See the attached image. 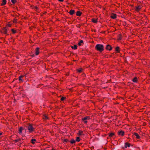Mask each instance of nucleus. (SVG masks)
<instances>
[{
  "instance_id": "nucleus-30",
  "label": "nucleus",
  "mask_w": 150,
  "mask_h": 150,
  "mask_svg": "<svg viewBox=\"0 0 150 150\" xmlns=\"http://www.w3.org/2000/svg\"><path fill=\"white\" fill-rule=\"evenodd\" d=\"M21 140L20 139H16V140H15L14 141V142H18L19 141V140Z\"/></svg>"
},
{
  "instance_id": "nucleus-29",
  "label": "nucleus",
  "mask_w": 150,
  "mask_h": 150,
  "mask_svg": "<svg viewBox=\"0 0 150 150\" xmlns=\"http://www.w3.org/2000/svg\"><path fill=\"white\" fill-rule=\"evenodd\" d=\"M77 71L78 72L80 73L82 71V69H78Z\"/></svg>"
},
{
  "instance_id": "nucleus-3",
  "label": "nucleus",
  "mask_w": 150,
  "mask_h": 150,
  "mask_svg": "<svg viewBox=\"0 0 150 150\" xmlns=\"http://www.w3.org/2000/svg\"><path fill=\"white\" fill-rule=\"evenodd\" d=\"M105 49L109 51L111 50L112 49V47L109 45H106Z\"/></svg>"
},
{
  "instance_id": "nucleus-31",
  "label": "nucleus",
  "mask_w": 150,
  "mask_h": 150,
  "mask_svg": "<svg viewBox=\"0 0 150 150\" xmlns=\"http://www.w3.org/2000/svg\"><path fill=\"white\" fill-rule=\"evenodd\" d=\"M64 141L65 142H69V141L67 139H64Z\"/></svg>"
},
{
  "instance_id": "nucleus-19",
  "label": "nucleus",
  "mask_w": 150,
  "mask_h": 150,
  "mask_svg": "<svg viewBox=\"0 0 150 150\" xmlns=\"http://www.w3.org/2000/svg\"><path fill=\"white\" fill-rule=\"evenodd\" d=\"M119 47H117L115 48V51L117 52H119Z\"/></svg>"
},
{
  "instance_id": "nucleus-26",
  "label": "nucleus",
  "mask_w": 150,
  "mask_h": 150,
  "mask_svg": "<svg viewBox=\"0 0 150 150\" xmlns=\"http://www.w3.org/2000/svg\"><path fill=\"white\" fill-rule=\"evenodd\" d=\"M80 138L79 137H76V141H77L78 142H79L80 141Z\"/></svg>"
},
{
  "instance_id": "nucleus-7",
  "label": "nucleus",
  "mask_w": 150,
  "mask_h": 150,
  "mask_svg": "<svg viewBox=\"0 0 150 150\" xmlns=\"http://www.w3.org/2000/svg\"><path fill=\"white\" fill-rule=\"evenodd\" d=\"M39 47H37L36 49L35 50V54L36 55H38V54L39 53Z\"/></svg>"
},
{
  "instance_id": "nucleus-22",
  "label": "nucleus",
  "mask_w": 150,
  "mask_h": 150,
  "mask_svg": "<svg viewBox=\"0 0 150 150\" xmlns=\"http://www.w3.org/2000/svg\"><path fill=\"white\" fill-rule=\"evenodd\" d=\"M76 141L73 139H72L70 141V143L72 144H73Z\"/></svg>"
},
{
  "instance_id": "nucleus-21",
  "label": "nucleus",
  "mask_w": 150,
  "mask_h": 150,
  "mask_svg": "<svg viewBox=\"0 0 150 150\" xmlns=\"http://www.w3.org/2000/svg\"><path fill=\"white\" fill-rule=\"evenodd\" d=\"M36 141V140L35 139H32L31 140V142L33 144L35 143V142Z\"/></svg>"
},
{
  "instance_id": "nucleus-37",
  "label": "nucleus",
  "mask_w": 150,
  "mask_h": 150,
  "mask_svg": "<svg viewBox=\"0 0 150 150\" xmlns=\"http://www.w3.org/2000/svg\"><path fill=\"white\" fill-rule=\"evenodd\" d=\"M34 56H35V55H34V54H33V55L32 56V57H34Z\"/></svg>"
},
{
  "instance_id": "nucleus-15",
  "label": "nucleus",
  "mask_w": 150,
  "mask_h": 150,
  "mask_svg": "<svg viewBox=\"0 0 150 150\" xmlns=\"http://www.w3.org/2000/svg\"><path fill=\"white\" fill-rule=\"evenodd\" d=\"M141 8V6H139L136 8V10L137 11H139Z\"/></svg>"
},
{
  "instance_id": "nucleus-14",
  "label": "nucleus",
  "mask_w": 150,
  "mask_h": 150,
  "mask_svg": "<svg viewBox=\"0 0 150 150\" xmlns=\"http://www.w3.org/2000/svg\"><path fill=\"white\" fill-rule=\"evenodd\" d=\"M90 119V117L89 116H86L84 117V118L82 119L83 120H86L89 119Z\"/></svg>"
},
{
  "instance_id": "nucleus-23",
  "label": "nucleus",
  "mask_w": 150,
  "mask_h": 150,
  "mask_svg": "<svg viewBox=\"0 0 150 150\" xmlns=\"http://www.w3.org/2000/svg\"><path fill=\"white\" fill-rule=\"evenodd\" d=\"M114 135V133H110L109 134V136L110 137H112Z\"/></svg>"
},
{
  "instance_id": "nucleus-13",
  "label": "nucleus",
  "mask_w": 150,
  "mask_h": 150,
  "mask_svg": "<svg viewBox=\"0 0 150 150\" xmlns=\"http://www.w3.org/2000/svg\"><path fill=\"white\" fill-rule=\"evenodd\" d=\"M81 14H82V13L81 11H77L76 12V15L77 16H81Z\"/></svg>"
},
{
  "instance_id": "nucleus-16",
  "label": "nucleus",
  "mask_w": 150,
  "mask_h": 150,
  "mask_svg": "<svg viewBox=\"0 0 150 150\" xmlns=\"http://www.w3.org/2000/svg\"><path fill=\"white\" fill-rule=\"evenodd\" d=\"M92 21L94 23H96L97 22V19H95V18H93L92 19Z\"/></svg>"
},
{
  "instance_id": "nucleus-24",
  "label": "nucleus",
  "mask_w": 150,
  "mask_h": 150,
  "mask_svg": "<svg viewBox=\"0 0 150 150\" xmlns=\"http://www.w3.org/2000/svg\"><path fill=\"white\" fill-rule=\"evenodd\" d=\"M24 76H20L19 77V81H23L24 80H23L21 79V78L23 77Z\"/></svg>"
},
{
  "instance_id": "nucleus-5",
  "label": "nucleus",
  "mask_w": 150,
  "mask_h": 150,
  "mask_svg": "<svg viewBox=\"0 0 150 150\" xmlns=\"http://www.w3.org/2000/svg\"><path fill=\"white\" fill-rule=\"evenodd\" d=\"M118 133L119 135H121L122 136H123L124 134V132L122 131L118 132Z\"/></svg>"
},
{
  "instance_id": "nucleus-2",
  "label": "nucleus",
  "mask_w": 150,
  "mask_h": 150,
  "mask_svg": "<svg viewBox=\"0 0 150 150\" xmlns=\"http://www.w3.org/2000/svg\"><path fill=\"white\" fill-rule=\"evenodd\" d=\"M26 127L29 131L30 132H31L33 131L34 128L32 125L30 124L28 125Z\"/></svg>"
},
{
  "instance_id": "nucleus-6",
  "label": "nucleus",
  "mask_w": 150,
  "mask_h": 150,
  "mask_svg": "<svg viewBox=\"0 0 150 150\" xmlns=\"http://www.w3.org/2000/svg\"><path fill=\"white\" fill-rule=\"evenodd\" d=\"M75 11L74 10H71L69 12V13L71 15H73L75 13Z\"/></svg>"
},
{
  "instance_id": "nucleus-36",
  "label": "nucleus",
  "mask_w": 150,
  "mask_h": 150,
  "mask_svg": "<svg viewBox=\"0 0 150 150\" xmlns=\"http://www.w3.org/2000/svg\"><path fill=\"white\" fill-rule=\"evenodd\" d=\"M2 134V133H0V136Z\"/></svg>"
},
{
  "instance_id": "nucleus-10",
  "label": "nucleus",
  "mask_w": 150,
  "mask_h": 150,
  "mask_svg": "<svg viewBox=\"0 0 150 150\" xmlns=\"http://www.w3.org/2000/svg\"><path fill=\"white\" fill-rule=\"evenodd\" d=\"M125 146L126 148H127V147H130V144L126 142L125 143Z\"/></svg>"
},
{
  "instance_id": "nucleus-9",
  "label": "nucleus",
  "mask_w": 150,
  "mask_h": 150,
  "mask_svg": "<svg viewBox=\"0 0 150 150\" xmlns=\"http://www.w3.org/2000/svg\"><path fill=\"white\" fill-rule=\"evenodd\" d=\"M2 30L3 31V32L5 34H7V29L6 28H4Z\"/></svg>"
},
{
  "instance_id": "nucleus-35",
  "label": "nucleus",
  "mask_w": 150,
  "mask_h": 150,
  "mask_svg": "<svg viewBox=\"0 0 150 150\" xmlns=\"http://www.w3.org/2000/svg\"><path fill=\"white\" fill-rule=\"evenodd\" d=\"M8 27H10L11 25L10 24H8Z\"/></svg>"
},
{
  "instance_id": "nucleus-27",
  "label": "nucleus",
  "mask_w": 150,
  "mask_h": 150,
  "mask_svg": "<svg viewBox=\"0 0 150 150\" xmlns=\"http://www.w3.org/2000/svg\"><path fill=\"white\" fill-rule=\"evenodd\" d=\"M11 1L12 3L13 4H15V3L16 2V0H11Z\"/></svg>"
},
{
  "instance_id": "nucleus-4",
  "label": "nucleus",
  "mask_w": 150,
  "mask_h": 150,
  "mask_svg": "<svg viewBox=\"0 0 150 150\" xmlns=\"http://www.w3.org/2000/svg\"><path fill=\"white\" fill-rule=\"evenodd\" d=\"M6 0H2V2L1 4V6H4L6 4Z\"/></svg>"
},
{
  "instance_id": "nucleus-34",
  "label": "nucleus",
  "mask_w": 150,
  "mask_h": 150,
  "mask_svg": "<svg viewBox=\"0 0 150 150\" xmlns=\"http://www.w3.org/2000/svg\"><path fill=\"white\" fill-rule=\"evenodd\" d=\"M84 121V122L85 123H86L87 122V121H86V120H83Z\"/></svg>"
},
{
  "instance_id": "nucleus-18",
  "label": "nucleus",
  "mask_w": 150,
  "mask_h": 150,
  "mask_svg": "<svg viewBox=\"0 0 150 150\" xmlns=\"http://www.w3.org/2000/svg\"><path fill=\"white\" fill-rule=\"evenodd\" d=\"M83 43V41L82 40H81L78 43V45L79 46L81 45V44Z\"/></svg>"
},
{
  "instance_id": "nucleus-17",
  "label": "nucleus",
  "mask_w": 150,
  "mask_h": 150,
  "mask_svg": "<svg viewBox=\"0 0 150 150\" xmlns=\"http://www.w3.org/2000/svg\"><path fill=\"white\" fill-rule=\"evenodd\" d=\"M77 45H74L73 46H71V48L74 50L77 49Z\"/></svg>"
},
{
  "instance_id": "nucleus-33",
  "label": "nucleus",
  "mask_w": 150,
  "mask_h": 150,
  "mask_svg": "<svg viewBox=\"0 0 150 150\" xmlns=\"http://www.w3.org/2000/svg\"><path fill=\"white\" fill-rule=\"evenodd\" d=\"M59 1L62 2L64 1V0H58Z\"/></svg>"
},
{
  "instance_id": "nucleus-8",
  "label": "nucleus",
  "mask_w": 150,
  "mask_h": 150,
  "mask_svg": "<svg viewBox=\"0 0 150 150\" xmlns=\"http://www.w3.org/2000/svg\"><path fill=\"white\" fill-rule=\"evenodd\" d=\"M23 129V128L22 127H21L19 129V133L20 134H21L22 133V130Z\"/></svg>"
},
{
  "instance_id": "nucleus-20",
  "label": "nucleus",
  "mask_w": 150,
  "mask_h": 150,
  "mask_svg": "<svg viewBox=\"0 0 150 150\" xmlns=\"http://www.w3.org/2000/svg\"><path fill=\"white\" fill-rule=\"evenodd\" d=\"M137 78L135 77L133 79L132 81L134 82H137Z\"/></svg>"
},
{
  "instance_id": "nucleus-38",
  "label": "nucleus",
  "mask_w": 150,
  "mask_h": 150,
  "mask_svg": "<svg viewBox=\"0 0 150 150\" xmlns=\"http://www.w3.org/2000/svg\"><path fill=\"white\" fill-rule=\"evenodd\" d=\"M120 40L121 39V38H120Z\"/></svg>"
},
{
  "instance_id": "nucleus-12",
  "label": "nucleus",
  "mask_w": 150,
  "mask_h": 150,
  "mask_svg": "<svg viewBox=\"0 0 150 150\" xmlns=\"http://www.w3.org/2000/svg\"><path fill=\"white\" fill-rule=\"evenodd\" d=\"M134 135L136 136V138L137 139H140V137L139 136V134L137 133H134Z\"/></svg>"
},
{
  "instance_id": "nucleus-11",
  "label": "nucleus",
  "mask_w": 150,
  "mask_h": 150,
  "mask_svg": "<svg viewBox=\"0 0 150 150\" xmlns=\"http://www.w3.org/2000/svg\"><path fill=\"white\" fill-rule=\"evenodd\" d=\"M111 17L113 19H115L116 18V14H112L111 16Z\"/></svg>"
},
{
  "instance_id": "nucleus-1",
  "label": "nucleus",
  "mask_w": 150,
  "mask_h": 150,
  "mask_svg": "<svg viewBox=\"0 0 150 150\" xmlns=\"http://www.w3.org/2000/svg\"><path fill=\"white\" fill-rule=\"evenodd\" d=\"M96 49L100 52H102L104 50V46L102 45L98 44L95 46Z\"/></svg>"
},
{
  "instance_id": "nucleus-32",
  "label": "nucleus",
  "mask_w": 150,
  "mask_h": 150,
  "mask_svg": "<svg viewBox=\"0 0 150 150\" xmlns=\"http://www.w3.org/2000/svg\"><path fill=\"white\" fill-rule=\"evenodd\" d=\"M12 32H13V33H16V31H15V30H14V29H12Z\"/></svg>"
},
{
  "instance_id": "nucleus-28",
  "label": "nucleus",
  "mask_w": 150,
  "mask_h": 150,
  "mask_svg": "<svg viewBox=\"0 0 150 150\" xmlns=\"http://www.w3.org/2000/svg\"><path fill=\"white\" fill-rule=\"evenodd\" d=\"M66 97H62L61 98V100L62 101H63L64 100V99L66 98Z\"/></svg>"
},
{
  "instance_id": "nucleus-39",
  "label": "nucleus",
  "mask_w": 150,
  "mask_h": 150,
  "mask_svg": "<svg viewBox=\"0 0 150 150\" xmlns=\"http://www.w3.org/2000/svg\"><path fill=\"white\" fill-rule=\"evenodd\" d=\"M45 118H46V119L47 118V117L46 116H45Z\"/></svg>"
},
{
  "instance_id": "nucleus-25",
  "label": "nucleus",
  "mask_w": 150,
  "mask_h": 150,
  "mask_svg": "<svg viewBox=\"0 0 150 150\" xmlns=\"http://www.w3.org/2000/svg\"><path fill=\"white\" fill-rule=\"evenodd\" d=\"M83 133V131H79V132L78 133V134L79 135H81Z\"/></svg>"
}]
</instances>
